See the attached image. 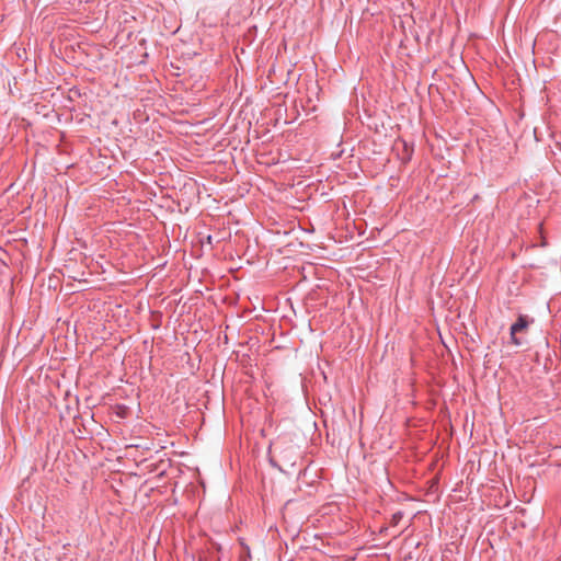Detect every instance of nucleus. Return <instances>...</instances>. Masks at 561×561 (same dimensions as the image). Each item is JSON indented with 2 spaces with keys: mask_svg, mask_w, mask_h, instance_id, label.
I'll return each mask as SVG.
<instances>
[{
  "mask_svg": "<svg viewBox=\"0 0 561 561\" xmlns=\"http://www.w3.org/2000/svg\"><path fill=\"white\" fill-rule=\"evenodd\" d=\"M530 322L531 321H529L526 316L520 314L517 318L516 322L511 325L510 334H511V341L513 344H515L517 346L522 344L519 339L516 336V334L518 332L527 329V327L529 325Z\"/></svg>",
  "mask_w": 561,
  "mask_h": 561,
  "instance_id": "nucleus-1",
  "label": "nucleus"
}]
</instances>
